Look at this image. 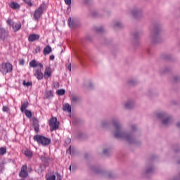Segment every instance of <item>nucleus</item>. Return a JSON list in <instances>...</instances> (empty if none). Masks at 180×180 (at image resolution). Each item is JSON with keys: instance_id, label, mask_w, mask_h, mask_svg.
<instances>
[{"instance_id": "f257e3e1", "label": "nucleus", "mask_w": 180, "mask_h": 180, "mask_svg": "<svg viewBox=\"0 0 180 180\" xmlns=\"http://www.w3.org/2000/svg\"><path fill=\"white\" fill-rule=\"evenodd\" d=\"M112 123L116 129V132L115 133V137H116V139H124L127 141H129V143H133V137L131 135L127 134L122 131V127L117 121L114 120Z\"/></svg>"}, {"instance_id": "f03ea898", "label": "nucleus", "mask_w": 180, "mask_h": 180, "mask_svg": "<svg viewBox=\"0 0 180 180\" xmlns=\"http://www.w3.org/2000/svg\"><path fill=\"white\" fill-rule=\"evenodd\" d=\"M13 70V66L9 62H3L0 65V72L3 73L4 75L9 74V72H12Z\"/></svg>"}, {"instance_id": "7ed1b4c3", "label": "nucleus", "mask_w": 180, "mask_h": 180, "mask_svg": "<svg viewBox=\"0 0 180 180\" xmlns=\"http://www.w3.org/2000/svg\"><path fill=\"white\" fill-rule=\"evenodd\" d=\"M34 141H37L39 144L42 146H49L51 143V139L41 135H35L34 136Z\"/></svg>"}, {"instance_id": "20e7f679", "label": "nucleus", "mask_w": 180, "mask_h": 180, "mask_svg": "<svg viewBox=\"0 0 180 180\" xmlns=\"http://www.w3.org/2000/svg\"><path fill=\"white\" fill-rule=\"evenodd\" d=\"M49 125L51 131H54V130H57L58 127H60V122L57 121V117H52L49 120Z\"/></svg>"}, {"instance_id": "39448f33", "label": "nucleus", "mask_w": 180, "mask_h": 180, "mask_svg": "<svg viewBox=\"0 0 180 180\" xmlns=\"http://www.w3.org/2000/svg\"><path fill=\"white\" fill-rule=\"evenodd\" d=\"M44 11V8L43 7V5H41L37 9L34 11V20H37V22H39V20L40 19V18H41V15H43Z\"/></svg>"}, {"instance_id": "423d86ee", "label": "nucleus", "mask_w": 180, "mask_h": 180, "mask_svg": "<svg viewBox=\"0 0 180 180\" xmlns=\"http://www.w3.org/2000/svg\"><path fill=\"white\" fill-rule=\"evenodd\" d=\"M9 37V32L5 29L0 27V40H6Z\"/></svg>"}, {"instance_id": "0eeeda50", "label": "nucleus", "mask_w": 180, "mask_h": 180, "mask_svg": "<svg viewBox=\"0 0 180 180\" xmlns=\"http://www.w3.org/2000/svg\"><path fill=\"white\" fill-rule=\"evenodd\" d=\"M27 165H22L19 174V176L21 178H26L27 176Z\"/></svg>"}, {"instance_id": "6e6552de", "label": "nucleus", "mask_w": 180, "mask_h": 180, "mask_svg": "<svg viewBox=\"0 0 180 180\" xmlns=\"http://www.w3.org/2000/svg\"><path fill=\"white\" fill-rule=\"evenodd\" d=\"M41 70H43V68H39V69L35 70L34 75L37 79H43V72H41Z\"/></svg>"}, {"instance_id": "1a4fd4ad", "label": "nucleus", "mask_w": 180, "mask_h": 180, "mask_svg": "<svg viewBox=\"0 0 180 180\" xmlns=\"http://www.w3.org/2000/svg\"><path fill=\"white\" fill-rule=\"evenodd\" d=\"M50 77H51V68L50 67H46L45 68L44 78H45V79H49Z\"/></svg>"}, {"instance_id": "9d476101", "label": "nucleus", "mask_w": 180, "mask_h": 180, "mask_svg": "<svg viewBox=\"0 0 180 180\" xmlns=\"http://www.w3.org/2000/svg\"><path fill=\"white\" fill-rule=\"evenodd\" d=\"M32 126L34 127V131L36 133H39V120L36 118L32 119Z\"/></svg>"}, {"instance_id": "9b49d317", "label": "nucleus", "mask_w": 180, "mask_h": 180, "mask_svg": "<svg viewBox=\"0 0 180 180\" xmlns=\"http://www.w3.org/2000/svg\"><path fill=\"white\" fill-rule=\"evenodd\" d=\"M155 33L152 37L153 43H157V39H158V33L160 32V28L158 27H155L154 29Z\"/></svg>"}, {"instance_id": "f8f14e48", "label": "nucleus", "mask_w": 180, "mask_h": 180, "mask_svg": "<svg viewBox=\"0 0 180 180\" xmlns=\"http://www.w3.org/2000/svg\"><path fill=\"white\" fill-rule=\"evenodd\" d=\"M40 39V35L36 34H32L28 37L29 41H36V40H39Z\"/></svg>"}, {"instance_id": "ddd939ff", "label": "nucleus", "mask_w": 180, "mask_h": 180, "mask_svg": "<svg viewBox=\"0 0 180 180\" xmlns=\"http://www.w3.org/2000/svg\"><path fill=\"white\" fill-rule=\"evenodd\" d=\"M30 67H32L33 68L36 67H39V68H43V65L41 63H37L36 60H33L30 63Z\"/></svg>"}, {"instance_id": "4468645a", "label": "nucleus", "mask_w": 180, "mask_h": 180, "mask_svg": "<svg viewBox=\"0 0 180 180\" xmlns=\"http://www.w3.org/2000/svg\"><path fill=\"white\" fill-rule=\"evenodd\" d=\"M70 100L72 103H77V102H79L81 101V98L78 96L72 95L70 97Z\"/></svg>"}, {"instance_id": "2eb2a0df", "label": "nucleus", "mask_w": 180, "mask_h": 180, "mask_svg": "<svg viewBox=\"0 0 180 180\" xmlns=\"http://www.w3.org/2000/svg\"><path fill=\"white\" fill-rule=\"evenodd\" d=\"M12 27L14 32H18L22 27V24L20 22L13 23Z\"/></svg>"}, {"instance_id": "dca6fc26", "label": "nucleus", "mask_w": 180, "mask_h": 180, "mask_svg": "<svg viewBox=\"0 0 180 180\" xmlns=\"http://www.w3.org/2000/svg\"><path fill=\"white\" fill-rule=\"evenodd\" d=\"M52 51L51 46H46L43 51L44 56H47V54H50Z\"/></svg>"}, {"instance_id": "f3484780", "label": "nucleus", "mask_w": 180, "mask_h": 180, "mask_svg": "<svg viewBox=\"0 0 180 180\" xmlns=\"http://www.w3.org/2000/svg\"><path fill=\"white\" fill-rule=\"evenodd\" d=\"M9 6L10 8H11V9H19V8H20V6L15 2H11L9 4Z\"/></svg>"}, {"instance_id": "a211bd4d", "label": "nucleus", "mask_w": 180, "mask_h": 180, "mask_svg": "<svg viewBox=\"0 0 180 180\" xmlns=\"http://www.w3.org/2000/svg\"><path fill=\"white\" fill-rule=\"evenodd\" d=\"M29 106V102L25 101L24 102L20 108V110L21 112H25V110H26L27 108Z\"/></svg>"}, {"instance_id": "6ab92c4d", "label": "nucleus", "mask_w": 180, "mask_h": 180, "mask_svg": "<svg viewBox=\"0 0 180 180\" xmlns=\"http://www.w3.org/2000/svg\"><path fill=\"white\" fill-rule=\"evenodd\" d=\"M63 110L66 112H69V113H71V105H70L68 103H66L63 105Z\"/></svg>"}, {"instance_id": "aec40b11", "label": "nucleus", "mask_w": 180, "mask_h": 180, "mask_svg": "<svg viewBox=\"0 0 180 180\" xmlns=\"http://www.w3.org/2000/svg\"><path fill=\"white\" fill-rule=\"evenodd\" d=\"M132 15L134 16V18H140L141 16V11H139L137 10L132 11Z\"/></svg>"}, {"instance_id": "412c9836", "label": "nucleus", "mask_w": 180, "mask_h": 180, "mask_svg": "<svg viewBox=\"0 0 180 180\" xmlns=\"http://www.w3.org/2000/svg\"><path fill=\"white\" fill-rule=\"evenodd\" d=\"M25 155L26 157H28V158H32V157H33V153L29 149H27L25 151Z\"/></svg>"}, {"instance_id": "4be33fe9", "label": "nucleus", "mask_w": 180, "mask_h": 180, "mask_svg": "<svg viewBox=\"0 0 180 180\" xmlns=\"http://www.w3.org/2000/svg\"><path fill=\"white\" fill-rule=\"evenodd\" d=\"M171 122H172L171 118L167 117L162 120V124H165V126H168V124H169L171 123Z\"/></svg>"}, {"instance_id": "5701e85b", "label": "nucleus", "mask_w": 180, "mask_h": 180, "mask_svg": "<svg viewBox=\"0 0 180 180\" xmlns=\"http://www.w3.org/2000/svg\"><path fill=\"white\" fill-rule=\"evenodd\" d=\"M133 106H134V104L133 103V102H128V103H125L126 109H131V108H133Z\"/></svg>"}, {"instance_id": "b1692460", "label": "nucleus", "mask_w": 180, "mask_h": 180, "mask_svg": "<svg viewBox=\"0 0 180 180\" xmlns=\"http://www.w3.org/2000/svg\"><path fill=\"white\" fill-rule=\"evenodd\" d=\"M68 25L72 29H74V27H75V26L74 25V20H71V18L68 19Z\"/></svg>"}, {"instance_id": "393cba45", "label": "nucleus", "mask_w": 180, "mask_h": 180, "mask_svg": "<svg viewBox=\"0 0 180 180\" xmlns=\"http://www.w3.org/2000/svg\"><path fill=\"white\" fill-rule=\"evenodd\" d=\"M25 114L27 116V117H32V111L29 110H25Z\"/></svg>"}, {"instance_id": "a878e982", "label": "nucleus", "mask_w": 180, "mask_h": 180, "mask_svg": "<svg viewBox=\"0 0 180 180\" xmlns=\"http://www.w3.org/2000/svg\"><path fill=\"white\" fill-rule=\"evenodd\" d=\"M4 154H6V148H0V155H4Z\"/></svg>"}, {"instance_id": "bb28decb", "label": "nucleus", "mask_w": 180, "mask_h": 180, "mask_svg": "<svg viewBox=\"0 0 180 180\" xmlns=\"http://www.w3.org/2000/svg\"><path fill=\"white\" fill-rule=\"evenodd\" d=\"M56 94L60 96H63L65 94V90L64 89H59L56 91Z\"/></svg>"}, {"instance_id": "cd10ccee", "label": "nucleus", "mask_w": 180, "mask_h": 180, "mask_svg": "<svg viewBox=\"0 0 180 180\" xmlns=\"http://www.w3.org/2000/svg\"><path fill=\"white\" fill-rule=\"evenodd\" d=\"M25 4H27L28 6H33V4L30 0H22Z\"/></svg>"}, {"instance_id": "c85d7f7f", "label": "nucleus", "mask_w": 180, "mask_h": 180, "mask_svg": "<svg viewBox=\"0 0 180 180\" xmlns=\"http://www.w3.org/2000/svg\"><path fill=\"white\" fill-rule=\"evenodd\" d=\"M22 84L25 86H32V82H26L25 80L23 81Z\"/></svg>"}, {"instance_id": "c756f323", "label": "nucleus", "mask_w": 180, "mask_h": 180, "mask_svg": "<svg viewBox=\"0 0 180 180\" xmlns=\"http://www.w3.org/2000/svg\"><path fill=\"white\" fill-rule=\"evenodd\" d=\"M6 23H7L9 26H13V22H12V19H11V18H8V19L6 20Z\"/></svg>"}, {"instance_id": "7c9ffc66", "label": "nucleus", "mask_w": 180, "mask_h": 180, "mask_svg": "<svg viewBox=\"0 0 180 180\" xmlns=\"http://www.w3.org/2000/svg\"><path fill=\"white\" fill-rule=\"evenodd\" d=\"M158 117L159 119H164V117H165V113L158 114Z\"/></svg>"}, {"instance_id": "2f4dec72", "label": "nucleus", "mask_w": 180, "mask_h": 180, "mask_svg": "<svg viewBox=\"0 0 180 180\" xmlns=\"http://www.w3.org/2000/svg\"><path fill=\"white\" fill-rule=\"evenodd\" d=\"M96 32H97L98 33H101L103 32V27L96 28Z\"/></svg>"}, {"instance_id": "473e14b6", "label": "nucleus", "mask_w": 180, "mask_h": 180, "mask_svg": "<svg viewBox=\"0 0 180 180\" xmlns=\"http://www.w3.org/2000/svg\"><path fill=\"white\" fill-rule=\"evenodd\" d=\"M41 50V49L40 46H37L35 49V53L37 54V53H40Z\"/></svg>"}, {"instance_id": "72a5a7b5", "label": "nucleus", "mask_w": 180, "mask_h": 180, "mask_svg": "<svg viewBox=\"0 0 180 180\" xmlns=\"http://www.w3.org/2000/svg\"><path fill=\"white\" fill-rule=\"evenodd\" d=\"M47 180H56V175H52L47 178Z\"/></svg>"}, {"instance_id": "f704fd0d", "label": "nucleus", "mask_w": 180, "mask_h": 180, "mask_svg": "<svg viewBox=\"0 0 180 180\" xmlns=\"http://www.w3.org/2000/svg\"><path fill=\"white\" fill-rule=\"evenodd\" d=\"M65 67L68 68V70L71 71V63H67Z\"/></svg>"}, {"instance_id": "c9c22d12", "label": "nucleus", "mask_w": 180, "mask_h": 180, "mask_svg": "<svg viewBox=\"0 0 180 180\" xmlns=\"http://www.w3.org/2000/svg\"><path fill=\"white\" fill-rule=\"evenodd\" d=\"M19 64H20V65H23V64H25V60L20 59L19 60Z\"/></svg>"}, {"instance_id": "e433bc0d", "label": "nucleus", "mask_w": 180, "mask_h": 180, "mask_svg": "<svg viewBox=\"0 0 180 180\" xmlns=\"http://www.w3.org/2000/svg\"><path fill=\"white\" fill-rule=\"evenodd\" d=\"M65 4L66 5H71V0H65Z\"/></svg>"}, {"instance_id": "4c0bfd02", "label": "nucleus", "mask_w": 180, "mask_h": 180, "mask_svg": "<svg viewBox=\"0 0 180 180\" xmlns=\"http://www.w3.org/2000/svg\"><path fill=\"white\" fill-rule=\"evenodd\" d=\"M60 86V83L58 82H55L54 83V87L55 88H58Z\"/></svg>"}, {"instance_id": "58836bf2", "label": "nucleus", "mask_w": 180, "mask_h": 180, "mask_svg": "<svg viewBox=\"0 0 180 180\" xmlns=\"http://www.w3.org/2000/svg\"><path fill=\"white\" fill-rule=\"evenodd\" d=\"M115 26H116V27H122V23H120V22H117V23L115 24Z\"/></svg>"}, {"instance_id": "ea45409f", "label": "nucleus", "mask_w": 180, "mask_h": 180, "mask_svg": "<svg viewBox=\"0 0 180 180\" xmlns=\"http://www.w3.org/2000/svg\"><path fill=\"white\" fill-rule=\"evenodd\" d=\"M151 171H153V167H150V169H148L146 170V174H150V172H151Z\"/></svg>"}, {"instance_id": "a19ab883", "label": "nucleus", "mask_w": 180, "mask_h": 180, "mask_svg": "<svg viewBox=\"0 0 180 180\" xmlns=\"http://www.w3.org/2000/svg\"><path fill=\"white\" fill-rule=\"evenodd\" d=\"M56 176H57V180H61V176L58 173H56Z\"/></svg>"}, {"instance_id": "79ce46f5", "label": "nucleus", "mask_w": 180, "mask_h": 180, "mask_svg": "<svg viewBox=\"0 0 180 180\" xmlns=\"http://www.w3.org/2000/svg\"><path fill=\"white\" fill-rule=\"evenodd\" d=\"M3 112H8V108L6 106L3 107Z\"/></svg>"}, {"instance_id": "37998d69", "label": "nucleus", "mask_w": 180, "mask_h": 180, "mask_svg": "<svg viewBox=\"0 0 180 180\" xmlns=\"http://www.w3.org/2000/svg\"><path fill=\"white\" fill-rule=\"evenodd\" d=\"M67 153L71 154V146H70L69 149L67 150Z\"/></svg>"}, {"instance_id": "c03bdc74", "label": "nucleus", "mask_w": 180, "mask_h": 180, "mask_svg": "<svg viewBox=\"0 0 180 180\" xmlns=\"http://www.w3.org/2000/svg\"><path fill=\"white\" fill-rule=\"evenodd\" d=\"M107 153H108V149H104L103 154H107Z\"/></svg>"}, {"instance_id": "a18cd8bd", "label": "nucleus", "mask_w": 180, "mask_h": 180, "mask_svg": "<svg viewBox=\"0 0 180 180\" xmlns=\"http://www.w3.org/2000/svg\"><path fill=\"white\" fill-rule=\"evenodd\" d=\"M50 60H54V56L51 55L50 57H49Z\"/></svg>"}, {"instance_id": "49530a36", "label": "nucleus", "mask_w": 180, "mask_h": 180, "mask_svg": "<svg viewBox=\"0 0 180 180\" xmlns=\"http://www.w3.org/2000/svg\"><path fill=\"white\" fill-rule=\"evenodd\" d=\"M129 84H131L132 85H134V81L129 82Z\"/></svg>"}, {"instance_id": "de8ad7c7", "label": "nucleus", "mask_w": 180, "mask_h": 180, "mask_svg": "<svg viewBox=\"0 0 180 180\" xmlns=\"http://www.w3.org/2000/svg\"><path fill=\"white\" fill-rule=\"evenodd\" d=\"M174 81H178V77H174Z\"/></svg>"}, {"instance_id": "09e8293b", "label": "nucleus", "mask_w": 180, "mask_h": 180, "mask_svg": "<svg viewBox=\"0 0 180 180\" xmlns=\"http://www.w3.org/2000/svg\"><path fill=\"white\" fill-rule=\"evenodd\" d=\"M176 126L177 127H180V122L177 123Z\"/></svg>"}, {"instance_id": "8fccbe9b", "label": "nucleus", "mask_w": 180, "mask_h": 180, "mask_svg": "<svg viewBox=\"0 0 180 180\" xmlns=\"http://www.w3.org/2000/svg\"><path fill=\"white\" fill-rule=\"evenodd\" d=\"M137 34H134V37H135V39H136V38H137Z\"/></svg>"}, {"instance_id": "3c124183", "label": "nucleus", "mask_w": 180, "mask_h": 180, "mask_svg": "<svg viewBox=\"0 0 180 180\" xmlns=\"http://www.w3.org/2000/svg\"><path fill=\"white\" fill-rule=\"evenodd\" d=\"M96 15V13H93V16H94V18H95Z\"/></svg>"}, {"instance_id": "603ef678", "label": "nucleus", "mask_w": 180, "mask_h": 180, "mask_svg": "<svg viewBox=\"0 0 180 180\" xmlns=\"http://www.w3.org/2000/svg\"><path fill=\"white\" fill-rule=\"evenodd\" d=\"M109 178L112 176V174H108Z\"/></svg>"}, {"instance_id": "864d4df0", "label": "nucleus", "mask_w": 180, "mask_h": 180, "mask_svg": "<svg viewBox=\"0 0 180 180\" xmlns=\"http://www.w3.org/2000/svg\"><path fill=\"white\" fill-rule=\"evenodd\" d=\"M69 169H70V171H71V166L69 167Z\"/></svg>"}, {"instance_id": "5fc2aeb1", "label": "nucleus", "mask_w": 180, "mask_h": 180, "mask_svg": "<svg viewBox=\"0 0 180 180\" xmlns=\"http://www.w3.org/2000/svg\"><path fill=\"white\" fill-rule=\"evenodd\" d=\"M179 164H180V162H179Z\"/></svg>"}]
</instances>
